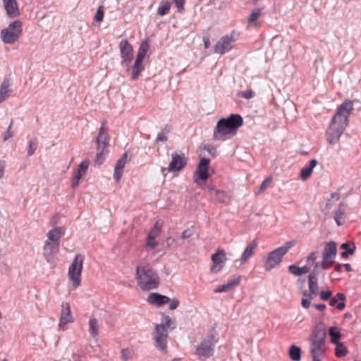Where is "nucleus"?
<instances>
[{"instance_id":"nucleus-62","label":"nucleus","mask_w":361,"mask_h":361,"mask_svg":"<svg viewBox=\"0 0 361 361\" xmlns=\"http://www.w3.org/2000/svg\"><path fill=\"white\" fill-rule=\"evenodd\" d=\"M341 248L344 250L345 251H347L348 249L351 248V247L348 243H345L341 245Z\"/></svg>"},{"instance_id":"nucleus-6","label":"nucleus","mask_w":361,"mask_h":361,"mask_svg":"<svg viewBox=\"0 0 361 361\" xmlns=\"http://www.w3.org/2000/svg\"><path fill=\"white\" fill-rule=\"evenodd\" d=\"M295 245L294 241H288L282 246L269 252L264 258L266 270H271L280 264L283 257Z\"/></svg>"},{"instance_id":"nucleus-29","label":"nucleus","mask_w":361,"mask_h":361,"mask_svg":"<svg viewBox=\"0 0 361 361\" xmlns=\"http://www.w3.org/2000/svg\"><path fill=\"white\" fill-rule=\"evenodd\" d=\"M149 49V44L147 41H143L141 42L140 47L138 49V51L136 56V61L142 62L146 54Z\"/></svg>"},{"instance_id":"nucleus-2","label":"nucleus","mask_w":361,"mask_h":361,"mask_svg":"<svg viewBox=\"0 0 361 361\" xmlns=\"http://www.w3.org/2000/svg\"><path fill=\"white\" fill-rule=\"evenodd\" d=\"M353 110V103L345 100L337 109L326 130V138L329 144L337 143L348 125V118Z\"/></svg>"},{"instance_id":"nucleus-12","label":"nucleus","mask_w":361,"mask_h":361,"mask_svg":"<svg viewBox=\"0 0 361 361\" xmlns=\"http://www.w3.org/2000/svg\"><path fill=\"white\" fill-rule=\"evenodd\" d=\"M168 331L163 324H156L153 332L155 346L162 353L166 352Z\"/></svg>"},{"instance_id":"nucleus-20","label":"nucleus","mask_w":361,"mask_h":361,"mask_svg":"<svg viewBox=\"0 0 361 361\" xmlns=\"http://www.w3.org/2000/svg\"><path fill=\"white\" fill-rule=\"evenodd\" d=\"M97 148L101 149L103 151H107V147L109 145L107 128L104 123H102L99 128V133L97 137Z\"/></svg>"},{"instance_id":"nucleus-42","label":"nucleus","mask_w":361,"mask_h":361,"mask_svg":"<svg viewBox=\"0 0 361 361\" xmlns=\"http://www.w3.org/2000/svg\"><path fill=\"white\" fill-rule=\"evenodd\" d=\"M240 282V277L238 276L234 279L229 281L228 282L225 283L224 286L226 287V290L228 291V290L234 288L238 285H239Z\"/></svg>"},{"instance_id":"nucleus-3","label":"nucleus","mask_w":361,"mask_h":361,"mask_svg":"<svg viewBox=\"0 0 361 361\" xmlns=\"http://www.w3.org/2000/svg\"><path fill=\"white\" fill-rule=\"evenodd\" d=\"M243 124V120L239 114H231L228 118L218 121L214 130V137L217 140H226L235 135L238 129Z\"/></svg>"},{"instance_id":"nucleus-7","label":"nucleus","mask_w":361,"mask_h":361,"mask_svg":"<svg viewBox=\"0 0 361 361\" xmlns=\"http://www.w3.org/2000/svg\"><path fill=\"white\" fill-rule=\"evenodd\" d=\"M239 32L233 30L228 34L222 36L214 47V53L223 55L230 51L234 47L235 42L239 37Z\"/></svg>"},{"instance_id":"nucleus-47","label":"nucleus","mask_w":361,"mask_h":361,"mask_svg":"<svg viewBox=\"0 0 361 361\" xmlns=\"http://www.w3.org/2000/svg\"><path fill=\"white\" fill-rule=\"evenodd\" d=\"M163 324L165 327L171 328L173 329L175 328L173 321L169 316H165L163 319Z\"/></svg>"},{"instance_id":"nucleus-8","label":"nucleus","mask_w":361,"mask_h":361,"mask_svg":"<svg viewBox=\"0 0 361 361\" xmlns=\"http://www.w3.org/2000/svg\"><path fill=\"white\" fill-rule=\"evenodd\" d=\"M23 31L22 23L16 20L1 31L0 37L4 44H13L20 37Z\"/></svg>"},{"instance_id":"nucleus-1","label":"nucleus","mask_w":361,"mask_h":361,"mask_svg":"<svg viewBox=\"0 0 361 361\" xmlns=\"http://www.w3.org/2000/svg\"><path fill=\"white\" fill-rule=\"evenodd\" d=\"M336 255V244L334 241H330L324 244L321 262L317 261L319 252H312L308 255L307 263L308 265H314V269L308 276V290H304L302 296H316L319 293V273L329 269L334 263Z\"/></svg>"},{"instance_id":"nucleus-31","label":"nucleus","mask_w":361,"mask_h":361,"mask_svg":"<svg viewBox=\"0 0 361 361\" xmlns=\"http://www.w3.org/2000/svg\"><path fill=\"white\" fill-rule=\"evenodd\" d=\"M288 355L293 361H300L301 360V349L300 347L292 345L288 350Z\"/></svg>"},{"instance_id":"nucleus-64","label":"nucleus","mask_w":361,"mask_h":361,"mask_svg":"<svg viewBox=\"0 0 361 361\" xmlns=\"http://www.w3.org/2000/svg\"><path fill=\"white\" fill-rule=\"evenodd\" d=\"M343 266L345 267L347 271H350L352 270L351 266L350 264H345Z\"/></svg>"},{"instance_id":"nucleus-26","label":"nucleus","mask_w":361,"mask_h":361,"mask_svg":"<svg viewBox=\"0 0 361 361\" xmlns=\"http://www.w3.org/2000/svg\"><path fill=\"white\" fill-rule=\"evenodd\" d=\"M317 161L314 159L310 160L309 164L304 166L300 171V178L302 180H307L312 173L314 168L317 165Z\"/></svg>"},{"instance_id":"nucleus-60","label":"nucleus","mask_w":361,"mask_h":361,"mask_svg":"<svg viewBox=\"0 0 361 361\" xmlns=\"http://www.w3.org/2000/svg\"><path fill=\"white\" fill-rule=\"evenodd\" d=\"M315 308L319 311H324L326 309V305L324 304H318L314 305Z\"/></svg>"},{"instance_id":"nucleus-9","label":"nucleus","mask_w":361,"mask_h":361,"mask_svg":"<svg viewBox=\"0 0 361 361\" xmlns=\"http://www.w3.org/2000/svg\"><path fill=\"white\" fill-rule=\"evenodd\" d=\"M216 341L214 334L210 333L207 337L203 339L196 347L195 355L198 358L203 360L212 357L214 354V348Z\"/></svg>"},{"instance_id":"nucleus-54","label":"nucleus","mask_w":361,"mask_h":361,"mask_svg":"<svg viewBox=\"0 0 361 361\" xmlns=\"http://www.w3.org/2000/svg\"><path fill=\"white\" fill-rule=\"evenodd\" d=\"M355 252V247L353 246V248H349L347 250V251H344L341 253V257L343 258H346L348 257L349 255H353Z\"/></svg>"},{"instance_id":"nucleus-37","label":"nucleus","mask_w":361,"mask_h":361,"mask_svg":"<svg viewBox=\"0 0 361 361\" xmlns=\"http://www.w3.org/2000/svg\"><path fill=\"white\" fill-rule=\"evenodd\" d=\"M209 191L212 193L214 192L216 196V200L219 202H226L228 200V196L225 192L216 190L213 188H209Z\"/></svg>"},{"instance_id":"nucleus-57","label":"nucleus","mask_w":361,"mask_h":361,"mask_svg":"<svg viewBox=\"0 0 361 361\" xmlns=\"http://www.w3.org/2000/svg\"><path fill=\"white\" fill-rule=\"evenodd\" d=\"M11 124L8 126L5 135H4V140H7L13 136L12 132L11 131Z\"/></svg>"},{"instance_id":"nucleus-48","label":"nucleus","mask_w":361,"mask_h":361,"mask_svg":"<svg viewBox=\"0 0 361 361\" xmlns=\"http://www.w3.org/2000/svg\"><path fill=\"white\" fill-rule=\"evenodd\" d=\"M103 18H104L103 7L102 6H99L97 8V13L95 14L94 20L96 22H101L103 20Z\"/></svg>"},{"instance_id":"nucleus-13","label":"nucleus","mask_w":361,"mask_h":361,"mask_svg":"<svg viewBox=\"0 0 361 361\" xmlns=\"http://www.w3.org/2000/svg\"><path fill=\"white\" fill-rule=\"evenodd\" d=\"M119 48L121 56V65L128 71L133 58V47L126 39H122L119 43Z\"/></svg>"},{"instance_id":"nucleus-19","label":"nucleus","mask_w":361,"mask_h":361,"mask_svg":"<svg viewBox=\"0 0 361 361\" xmlns=\"http://www.w3.org/2000/svg\"><path fill=\"white\" fill-rule=\"evenodd\" d=\"M59 251V245L44 242L43 246V255L49 264H54V257Z\"/></svg>"},{"instance_id":"nucleus-41","label":"nucleus","mask_w":361,"mask_h":361,"mask_svg":"<svg viewBox=\"0 0 361 361\" xmlns=\"http://www.w3.org/2000/svg\"><path fill=\"white\" fill-rule=\"evenodd\" d=\"M133 355V350L132 348H123L121 350V360L122 361L129 360Z\"/></svg>"},{"instance_id":"nucleus-5","label":"nucleus","mask_w":361,"mask_h":361,"mask_svg":"<svg viewBox=\"0 0 361 361\" xmlns=\"http://www.w3.org/2000/svg\"><path fill=\"white\" fill-rule=\"evenodd\" d=\"M136 280L142 290H150L158 287L159 278L157 272L149 266L136 267Z\"/></svg>"},{"instance_id":"nucleus-21","label":"nucleus","mask_w":361,"mask_h":361,"mask_svg":"<svg viewBox=\"0 0 361 361\" xmlns=\"http://www.w3.org/2000/svg\"><path fill=\"white\" fill-rule=\"evenodd\" d=\"M63 227L60 226L51 229L49 231H48V233H47V240H45V242L59 245L60 239L63 235Z\"/></svg>"},{"instance_id":"nucleus-35","label":"nucleus","mask_w":361,"mask_h":361,"mask_svg":"<svg viewBox=\"0 0 361 361\" xmlns=\"http://www.w3.org/2000/svg\"><path fill=\"white\" fill-rule=\"evenodd\" d=\"M171 4L168 1H162L157 9V14L163 16L169 13Z\"/></svg>"},{"instance_id":"nucleus-49","label":"nucleus","mask_w":361,"mask_h":361,"mask_svg":"<svg viewBox=\"0 0 361 361\" xmlns=\"http://www.w3.org/2000/svg\"><path fill=\"white\" fill-rule=\"evenodd\" d=\"M168 132L167 131H161L160 132L157 137V142H164L167 140L168 136H167Z\"/></svg>"},{"instance_id":"nucleus-10","label":"nucleus","mask_w":361,"mask_h":361,"mask_svg":"<svg viewBox=\"0 0 361 361\" xmlns=\"http://www.w3.org/2000/svg\"><path fill=\"white\" fill-rule=\"evenodd\" d=\"M83 260V257L80 254H77L68 268V279L74 288L78 287L81 283Z\"/></svg>"},{"instance_id":"nucleus-61","label":"nucleus","mask_w":361,"mask_h":361,"mask_svg":"<svg viewBox=\"0 0 361 361\" xmlns=\"http://www.w3.org/2000/svg\"><path fill=\"white\" fill-rule=\"evenodd\" d=\"M174 241H175V239L171 237H169L166 239V243H167L168 246H171V245L174 243Z\"/></svg>"},{"instance_id":"nucleus-40","label":"nucleus","mask_w":361,"mask_h":361,"mask_svg":"<svg viewBox=\"0 0 361 361\" xmlns=\"http://www.w3.org/2000/svg\"><path fill=\"white\" fill-rule=\"evenodd\" d=\"M336 345V355L337 357H344L347 355V353H348V350L347 348L344 346V345L341 343H335Z\"/></svg>"},{"instance_id":"nucleus-58","label":"nucleus","mask_w":361,"mask_h":361,"mask_svg":"<svg viewBox=\"0 0 361 361\" xmlns=\"http://www.w3.org/2000/svg\"><path fill=\"white\" fill-rule=\"evenodd\" d=\"M214 292L223 293V292H227V290L226 289L224 284H223V285H221V286H219L218 287H216V289L214 290Z\"/></svg>"},{"instance_id":"nucleus-23","label":"nucleus","mask_w":361,"mask_h":361,"mask_svg":"<svg viewBox=\"0 0 361 361\" xmlns=\"http://www.w3.org/2000/svg\"><path fill=\"white\" fill-rule=\"evenodd\" d=\"M170 298L168 296L162 295L159 293H152L147 298V302L149 304L155 305L159 307L169 302Z\"/></svg>"},{"instance_id":"nucleus-63","label":"nucleus","mask_w":361,"mask_h":361,"mask_svg":"<svg viewBox=\"0 0 361 361\" xmlns=\"http://www.w3.org/2000/svg\"><path fill=\"white\" fill-rule=\"evenodd\" d=\"M331 198L334 199L335 200H338V198H339L338 194L335 193V192L332 193L331 194Z\"/></svg>"},{"instance_id":"nucleus-24","label":"nucleus","mask_w":361,"mask_h":361,"mask_svg":"<svg viewBox=\"0 0 361 361\" xmlns=\"http://www.w3.org/2000/svg\"><path fill=\"white\" fill-rule=\"evenodd\" d=\"M3 1L6 13L9 17L14 18L19 15V9L16 0H3Z\"/></svg>"},{"instance_id":"nucleus-50","label":"nucleus","mask_w":361,"mask_h":361,"mask_svg":"<svg viewBox=\"0 0 361 361\" xmlns=\"http://www.w3.org/2000/svg\"><path fill=\"white\" fill-rule=\"evenodd\" d=\"M331 295H332V292L330 290H327V291L322 290L319 292L320 299L322 300H329V298H331Z\"/></svg>"},{"instance_id":"nucleus-43","label":"nucleus","mask_w":361,"mask_h":361,"mask_svg":"<svg viewBox=\"0 0 361 361\" xmlns=\"http://www.w3.org/2000/svg\"><path fill=\"white\" fill-rule=\"evenodd\" d=\"M107 152V151H103L101 149H97L96 159L94 161L95 164L101 165L104 161V154Z\"/></svg>"},{"instance_id":"nucleus-30","label":"nucleus","mask_w":361,"mask_h":361,"mask_svg":"<svg viewBox=\"0 0 361 361\" xmlns=\"http://www.w3.org/2000/svg\"><path fill=\"white\" fill-rule=\"evenodd\" d=\"M312 266V265H308L307 264L305 266L300 267L296 265L291 264L288 267V270L292 274L298 276L303 274L307 273L310 270V267Z\"/></svg>"},{"instance_id":"nucleus-11","label":"nucleus","mask_w":361,"mask_h":361,"mask_svg":"<svg viewBox=\"0 0 361 361\" xmlns=\"http://www.w3.org/2000/svg\"><path fill=\"white\" fill-rule=\"evenodd\" d=\"M187 164V159L185 154L178 153L176 152L171 154V161H170L167 168H162L161 172L164 174V172L167 171L178 176L179 172Z\"/></svg>"},{"instance_id":"nucleus-33","label":"nucleus","mask_w":361,"mask_h":361,"mask_svg":"<svg viewBox=\"0 0 361 361\" xmlns=\"http://www.w3.org/2000/svg\"><path fill=\"white\" fill-rule=\"evenodd\" d=\"M162 226H163V223L161 221H156L154 227L149 232L147 236L149 238H155L156 239V238L158 237L161 233Z\"/></svg>"},{"instance_id":"nucleus-14","label":"nucleus","mask_w":361,"mask_h":361,"mask_svg":"<svg viewBox=\"0 0 361 361\" xmlns=\"http://www.w3.org/2000/svg\"><path fill=\"white\" fill-rule=\"evenodd\" d=\"M258 243L256 239L252 240L249 243L246 247H245L240 258L238 259H235L233 262V266L236 268L240 267L243 264L246 263L248 259L253 255L255 250L257 249Z\"/></svg>"},{"instance_id":"nucleus-36","label":"nucleus","mask_w":361,"mask_h":361,"mask_svg":"<svg viewBox=\"0 0 361 361\" xmlns=\"http://www.w3.org/2000/svg\"><path fill=\"white\" fill-rule=\"evenodd\" d=\"M334 220L336 224L340 226L345 222V211L341 207H339L336 212L334 215Z\"/></svg>"},{"instance_id":"nucleus-27","label":"nucleus","mask_w":361,"mask_h":361,"mask_svg":"<svg viewBox=\"0 0 361 361\" xmlns=\"http://www.w3.org/2000/svg\"><path fill=\"white\" fill-rule=\"evenodd\" d=\"M10 92L9 80L8 79H4L0 85V104L9 97Z\"/></svg>"},{"instance_id":"nucleus-25","label":"nucleus","mask_w":361,"mask_h":361,"mask_svg":"<svg viewBox=\"0 0 361 361\" xmlns=\"http://www.w3.org/2000/svg\"><path fill=\"white\" fill-rule=\"evenodd\" d=\"M345 295L342 293H337L331 298L329 302L331 306H335L338 310H343L345 308Z\"/></svg>"},{"instance_id":"nucleus-56","label":"nucleus","mask_w":361,"mask_h":361,"mask_svg":"<svg viewBox=\"0 0 361 361\" xmlns=\"http://www.w3.org/2000/svg\"><path fill=\"white\" fill-rule=\"evenodd\" d=\"M6 168V162L5 161H1L0 162V180L4 177V172Z\"/></svg>"},{"instance_id":"nucleus-38","label":"nucleus","mask_w":361,"mask_h":361,"mask_svg":"<svg viewBox=\"0 0 361 361\" xmlns=\"http://www.w3.org/2000/svg\"><path fill=\"white\" fill-rule=\"evenodd\" d=\"M262 14V10L260 8H255L252 11V13L248 18V23L252 25H256V21Z\"/></svg>"},{"instance_id":"nucleus-17","label":"nucleus","mask_w":361,"mask_h":361,"mask_svg":"<svg viewBox=\"0 0 361 361\" xmlns=\"http://www.w3.org/2000/svg\"><path fill=\"white\" fill-rule=\"evenodd\" d=\"M209 164V159L207 158H202L199 163L198 168L195 173V181L200 184V181L204 182L208 178V166Z\"/></svg>"},{"instance_id":"nucleus-15","label":"nucleus","mask_w":361,"mask_h":361,"mask_svg":"<svg viewBox=\"0 0 361 361\" xmlns=\"http://www.w3.org/2000/svg\"><path fill=\"white\" fill-rule=\"evenodd\" d=\"M74 322L73 317L71 311V306L68 302H63L60 314L59 328L61 331L66 329V326Z\"/></svg>"},{"instance_id":"nucleus-44","label":"nucleus","mask_w":361,"mask_h":361,"mask_svg":"<svg viewBox=\"0 0 361 361\" xmlns=\"http://www.w3.org/2000/svg\"><path fill=\"white\" fill-rule=\"evenodd\" d=\"M315 296H303L301 300V305L303 308L307 309L310 307L311 304V300L314 298Z\"/></svg>"},{"instance_id":"nucleus-39","label":"nucleus","mask_w":361,"mask_h":361,"mask_svg":"<svg viewBox=\"0 0 361 361\" xmlns=\"http://www.w3.org/2000/svg\"><path fill=\"white\" fill-rule=\"evenodd\" d=\"M37 147V140L36 137L31 139L27 145V156L33 155Z\"/></svg>"},{"instance_id":"nucleus-34","label":"nucleus","mask_w":361,"mask_h":361,"mask_svg":"<svg viewBox=\"0 0 361 361\" xmlns=\"http://www.w3.org/2000/svg\"><path fill=\"white\" fill-rule=\"evenodd\" d=\"M329 336L331 337V341L333 343H339V339L341 338V333L339 329L337 326H331L329 331Z\"/></svg>"},{"instance_id":"nucleus-32","label":"nucleus","mask_w":361,"mask_h":361,"mask_svg":"<svg viewBox=\"0 0 361 361\" xmlns=\"http://www.w3.org/2000/svg\"><path fill=\"white\" fill-rule=\"evenodd\" d=\"M132 69V79L135 80L139 77L141 72L144 70L142 62L135 60Z\"/></svg>"},{"instance_id":"nucleus-55","label":"nucleus","mask_w":361,"mask_h":361,"mask_svg":"<svg viewBox=\"0 0 361 361\" xmlns=\"http://www.w3.org/2000/svg\"><path fill=\"white\" fill-rule=\"evenodd\" d=\"M169 302H170L169 308L171 310H175L179 305V301L177 299H173L172 300H170Z\"/></svg>"},{"instance_id":"nucleus-18","label":"nucleus","mask_w":361,"mask_h":361,"mask_svg":"<svg viewBox=\"0 0 361 361\" xmlns=\"http://www.w3.org/2000/svg\"><path fill=\"white\" fill-rule=\"evenodd\" d=\"M90 161L88 159L82 161L79 165L78 169L73 172L72 176L71 185L73 188L78 187L80 179L85 176L89 168Z\"/></svg>"},{"instance_id":"nucleus-53","label":"nucleus","mask_w":361,"mask_h":361,"mask_svg":"<svg viewBox=\"0 0 361 361\" xmlns=\"http://www.w3.org/2000/svg\"><path fill=\"white\" fill-rule=\"evenodd\" d=\"M178 11H182L184 9L185 0H173Z\"/></svg>"},{"instance_id":"nucleus-28","label":"nucleus","mask_w":361,"mask_h":361,"mask_svg":"<svg viewBox=\"0 0 361 361\" xmlns=\"http://www.w3.org/2000/svg\"><path fill=\"white\" fill-rule=\"evenodd\" d=\"M88 325L90 334L94 339H97L99 334V321L96 318L91 317L89 319Z\"/></svg>"},{"instance_id":"nucleus-52","label":"nucleus","mask_w":361,"mask_h":361,"mask_svg":"<svg viewBox=\"0 0 361 361\" xmlns=\"http://www.w3.org/2000/svg\"><path fill=\"white\" fill-rule=\"evenodd\" d=\"M271 180H272V179H271V178H270V177H269V178H266V179H265V180L262 183V184H261V185H260V188H259V192H261V191H263V190H266V189L269 187V184L271 183Z\"/></svg>"},{"instance_id":"nucleus-46","label":"nucleus","mask_w":361,"mask_h":361,"mask_svg":"<svg viewBox=\"0 0 361 361\" xmlns=\"http://www.w3.org/2000/svg\"><path fill=\"white\" fill-rule=\"evenodd\" d=\"M238 96L245 98V99H252L255 96V92L251 90H247L245 91H243L238 94Z\"/></svg>"},{"instance_id":"nucleus-51","label":"nucleus","mask_w":361,"mask_h":361,"mask_svg":"<svg viewBox=\"0 0 361 361\" xmlns=\"http://www.w3.org/2000/svg\"><path fill=\"white\" fill-rule=\"evenodd\" d=\"M194 232H195V231L192 228L186 229L182 233L181 238L182 239H188L193 235Z\"/></svg>"},{"instance_id":"nucleus-16","label":"nucleus","mask_w":361,"mask_h":361,"mask_svg":"<svg viewBox=\"0 0 361 361\" xmlns=\"http://www.w3.org/2000/svg\"><path fill=\"white\" fill-rule=\"evenodd\" d=\"M211 259L212 262L211 271L214 273L219 272L224 268L227 261L226 252L224 250L219 249L212 255Z\"/></svg>"},{"instance_id":"nucleus-4","label":"nucleus","mask_w":361,"mask_h":361,"mask_svg":"<svg viewBox=\"0 0 361 361\" xmlns=\"http://www.w3.org/2000/svg\"><path fill=\"white\" fill-rule=\"evenodd\" d=\"M326 329L322 324L314 326L310 336V353L312 358L322 357L326 352Z\"/></svg>"},{"instance_id":"nucleus-45","label":"nucleus","mask_w":361,"mask_h":361,"mask_svg":"<svg viewBox=\"0 0 361 361\" xmlns=\"http://www.w3.org/2000/svg\"><path fill=\"white\" fill-rule=\"evenodd\" d=\"M157 245L158 243L155 238H149L148 236L147 237V241L145 243L146 247L153 250L157 246Z\"/></svg>"},{"instance_id":"nucleus-59","label":"nucleus","mask_w":361,"mask_h":361,"mask_svg":"<svg viewBox=\"0 0 361 361\" xmlns=\"http://www.w3.org/2000/svg\"><path fill=\"white\" fill-rule=\"evenodd\" d=\"M203 42H204V48H206V49L209 48L210 46L209 39L208 37H204L203 38Z\"/></svg>"},{"instance_id":"nucleus-22","label":"nucleus","mask_w":361,"mask_h":361,"mask_svg":"<svg viewBox=\"0 0 361 361\" xmlns=\"http://www.w3.org/2000/svg\"><path fill=\"white\" fill-rule=\"evenodd\" d=\"M128 155L127 153H124L122 157L117 161L114 173V178L118 183L123 175V169L127 163Z\"/></svg>"}]
</instances>
